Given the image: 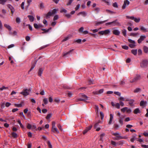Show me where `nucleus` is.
Instances as JSON below:
<instances>
[{"instance_id":"50","label":"nucleus","mask_w":148,"mask_h":148,"mask_svg":"<svg viewBox=\"0 0 148 148\" xmlns=\"http://www.w3.org/2000/svg\"><path fill=\"white\" fill-rule=\"evenodd\" d=\"M85 99H83L80 98L76 100V102H77L79 101H84Z\"/></svg>"},{"instance_id":"7","label":"nucleus","mask_w":148,"mask_h":148,"mask_svg":"<svg viewBox=\"0 0 148 148\" xmlns=\"http://www.w3.org/2000/svg\"><path fill=\"white\" fill-rule=\"evenodd\" d=\"M80 96L83 99H85L84 100V101H86L87 100H89V97L83 93H81L80 94Z\"/></svg>"},{"instance_id":"61","label":"nucleus","mask_w":148,"mask_h":148,"mask_svg":"<svg viewBox=\"0 0 148 148\" xmlns=\"http://www.w3.org/2000/svg\"><path fill=\"white\" fill-rule=\"evenodd\" d=\"M73 0H69V1L67 3V5H71Z\"/></svg>"},{"instance_id":"42","label":"nucleus","mask_w":148,"mask_h":148,"mask_svg":"<svg viewBox=\"0 0 148 148\" xmlns=\"http://www.w3.org/2000/svg\"><path fill=\"white\" fill-rule=\"evenodd\" d=\"M122 33L123 35L125 36H126V30L125 29H124L122 30Z\"/></svg>"},{"instance_id":"63","label":"nucleus","mask_w":148,"mask_h":148,"mask_svg":"<svg viewBox=\"0 0 148 148\" xmlns=\"http://www.w3.org/2000/svg\"><path fill=\"white\" fill-rule=\"evenodd\" d=\"M40 8H41V9H42V8H44V5H43V3H41L40 4Z\"/></svg>"},{"instance_id":"19","label":"nucleus","mask_w":148,"mask_h":148,"mask_svg":"<svg viewBox=\"0 0 148 148\" xmlns=\"http://www.w3.org/2000/svg\"><path fill=\"white\" fill-rule=\"evenodd\" d=\"M4 26L7 28L9 30L11 31L12 28L11 27L8 25L7 24H4Z\"/></svg>"},{"instance_id":"18","label":"nucleus","mask_w":148,"mask_h":148,"mask_svg":"<svg viewBox=\"0 0 148 148\" xmlns=\"http://www.w3.org/2000/svg\"><path fill=\"white\" fill-rule=\"evenodd\" d=\"M140 112L141 111L138 108L135 109L134 111V113L135 114H137L138 113H140Z\"/></svg>"},{"instance_id":"31","label":"nucleus","mask_w":148,"mask_h":148,"mask_svg":"<svg viewBox=\"0 0 148 148\" xmlns=\"http://www.w3.org/2000/svg\"><path fill=\"white\" fill-rule=\"evenodd\" d=\"M132 53L134 55H136L137 52V51L136 49H133L131 51Z\"/></svg>"},{"instance_id":"55","label":"nucleus","mask_w":148,"mask_h":148,"mask_svg":"<svg viewBox=\"0 0 148 148\" xmlns=\"http://www.w3.org/2000/svg\"><path fill=\"white\" fill-rule=\"evenodd\" d=\"M54 101L56 103H59L60 101V100L58 98H56L54 99Z\"/></svg>"},{"instance_id":"34","label":"nucleus","mask_w":148,"mask_h":148,"mask_svg":"<svg viewBox=\"0 0 148 148\" xmlns=\"http://www.w3.org/2000/svg\"><path fill=\"white\" fill-rule=\"evenodd\" d=\"M95 111L97 113H98L99 112V108L98 106L97 105H95Z\"/></svg>"},{"instance_id":"48","label":"nucleus","mask_w":148,"mask_h":148,"mask_svg":"<svg viewBox=\"0 0 148 148\" xmlns=\"http://www.w3.org/2000/svg\"><path fill=\"white\" fill-rule=\"evenodd\" d=\"M122 47L123 49H125L127 50L128 49V47L126 45H123Z\"/></svg>"},{"instance_id":"5","label":"nucleus","mask_w":148,"mask_h":148,"mask_svg":"<svg viewBox=\"0 0 148 148\" xmlns=\"http://www.w3.org/2000/svg\"><path fill=\"white\" fill-rule=\"evenodd\" d=\"M146 38V36L145 35H141L140 36V38L138 40V43L140 44Z\"/></svg>"},{"instance_id":"2","label":"nucleus","mask_w":148,"mask_h":148,"mask_svg":"<svg viewBox=\"0 0 148 148\" xmlns=\"http://www.w3.org/2000/svg\"><path fill=\"white\" fill-rule=\"evenodd\" d=\"M141 78V76L139 75H136L134 78L131 80H130V82L131 83H133L136 82L138 80L140 79Z\"/></svg>"},{"instance_id":"53","label":"nucleus","mask_w":148,"mask_h":148,"mask_svg":"<svg viewBox=\"0 0 148 148\" xmlns=\"http://www.w3.org/2000/svg\"><path fill=\"white\" fill-rule=\"evenodd\" d=\"M67 12V11L66 10H65V9H64V8H62L61 10L60 11V12H64L65 13H66V12Z\"/></svg>"},{"instance_id":"9","label":"nucleus","mask_w":148,"mask_h":148,"mask_svg":"<svg viewBox=\"0 0 148 148\" xmlns=\"http://www.w3.org/2000/svg\"><path fill=\"white\" fill-rule=\"evenodd\" d=\"M112 25L114 26H120V24L116 20L112 22Z\"/></svg>"},{"instance_id":"44","label":"nucleus","mask_w":148,"mask_h":148,"mask_svg":"<svg viewBox=\"0 0 148 148\" xmlns=\"http://www.w3.org/2000/svg\"><path fill=\"white\" fill-rule=\"evenodd\" d=\"M114 93L119 96H120L121 94V93L119 92H114Z\"/></svg>"},{"instance_id":"47","label":"nucleus","mask_w":148,"mask_h":148,"mask_svg":"<svg viewBox=\"0 0 148 148\" xmlns=\"http://www.w3.org/2000/svg\"><path fill=\"white\" fill-rule=\"evenodd\" d=\"M116 107L118 108V109H119L120 108V105L119 104V103H116L115 105V106Z\"/></svg>"},{"instance_id":"25","label":"nucleus","mask_w":148,"mask_h":148,"mask_svg":"<svg viewBox=\"0 0 148 148\" xmlns=\"http://www.w3.org/2000/svg\"><path fill=\"white\" fill-rule=\"evenodd\" d=\"M141 91V89L139 88H136L134 91V92L135 93H138L140 92Z\"/></svg>"},{"instance_id":"27","label":"nucleus","mask_w":148,"mask_h":148,"mask_svg":"<svg viewBox=\"0 0 148 148\" xmlns=\"http://www.w3.org/2000/svg\"><path fill=\"white\" fill-rule=\"evenodd\" d=\"M143 50L145 53H147L148 52V47L147 46H144Z\"/></svg>"},{"instance_id":"3","label":"nucleus","mask_w":148,"mask_h":148,"mask_svg":"<svg viewBox=\"0 0 148 148\" xmlns=\"http://www.w3.org/2000/svg\"><path fill=\"white\" fill-rule=\"evenodd\" d=\"M31 91V89H24L23 91L20 93V94L25 96L28 95L29 94V92Z\"/></svg>"},{"instance_id":"35","label":"nucleus","mask_w":148,"mask_h":148,"mask_svg":"<svg viewBox=\"0 0 148 148\" xmlns=\"http://www.w3.org/2000/svg\"><path fill=\"white\" fill-rule=\"evenodd\" d=\"M43 102L45 104H47L48 103L47 99L46 98H44L43 99Z\"/></svg>"},{"instance_id":"38","label":"nucleus","mask_w":148,"mask_h":148,"mask_svg":"<svg viewBox=\"0 0 148 148\" xmlns=\"http://www.w3.org/2000/svg\"><path fill=\"white\" fill-rule=\"evenodd\" d=\"M58 9H53L52 11L51 12L52 13V14H54L55 13H56L57 11H58Z\"/></svg>"},{"instance_id":"28","label":"nucleus","mask_w":148,"mask_h":148,"mask_svg":"<svg viewBox=\"0 0 148 148\" xmlns=\"http://www.w3.org/2000/svg\"><path fill=\"white\" fill-rule=\"evenodd\" d=\"M137 139L136 136H133L132 138L130 140V141L132 142H134V140Z\"/></svg>"},{"instance_id":"64","label":"nucleus","mask_w":148,"mask_h":148,"mask_svg":"<svg viewBox=\"0 0 148 148\" xmlns=\"http://www.w3.org/2000/svg\"><path fill=\"white\" fill-rule=\"evenodd\" d=\"M95 10L97 12H98L100 11V9L99 8H95Z\"/></svg>"},{"instance_id":"23","label":"nucleus","mask_w":148,"mask_h":148,"mask_svg":"<svg viewBox=\"0 0 148 148\" xmlns=\"http://www.w3.org/2000/svg\"><path fill=\"white\" fill-rule=\"evenodd\" d=\"M123 118L121 116L120 117V118L119 119V122L121 125H122L123 124Z\"/></svg>"},{"instance_id":"8","label":"nucleus","mask_w":148,"mask_h":148,"mask_svg":"<svg viewBox=\"0 0 148 148\" xmlns=\"http://www.w3.org/2000/svg\"><path fill=\"white\" fill-rule=\"evenodd\" d=\"M103 91V89H101L99 90L94 91L92 93L94 95H99L102 93Z\"/></svg>"},{"instance_id":"60","label":"nucleus","mask_w":148,"mask_h":148,"mask_svg":"<svg viewBox=\"0 0 148 148\" xmlns=\"http://www.w3.org/2000/svg\"><path fill=\"white\" fill-rule=\"evenodd\" d=\"M100 115L101 117V119H103L104 117V115L103 113L102 112H100Z\"/></svg>"},{"instance_id":"16","label":"nucleus","mask_w":148,"mask_h":148,"mask_svg":"<svg viewBox=\"0 0 148 148\" xmlns=\"http://www.w3.org/2000/svg\"><path fill=\"white\" fill-rule=\"evenodd\" d=\"M147 102L146 101H141L140 103V106H145L147 104Z\"/></svg>"},{"instance_id":"51","label":"nucleus","mask_w":148,"mask_h":148,"mask_svg":"<svg viewBox=\"0 0 148 148\" xmlns=\"http://www.w3.org/2000/svg\"><path fill=\"white\" fill-rule=\"evenodd\" d=\"M128 40L129 42L131 43H135V42L134 40L130 39H129Z\"/></svg>"},{"instance_id":"15","label":"nucleus","mask_w":148,"mask_h":148,"mask_svg":"<svg viewBox=\"0 0 148 148\" xmlns=\"http://www.w3.org/2000/svg\"><path fill=\"white\" fill-rule=\"evenodd\" d=\"M140 30L144 32H147L148 31L147 30V29L145 28L143 26H140Z\"/></svg>"},{"instance_id":"46","label":"nucleus","mask_w":148,"mask_h":148,"mask_svg":"<svg viewBox=\"0 0 148 148\" xmlns=\"http://www.w3.org/2000/svg\"><path fill=\"white\" fill-rule=\"evenodd\" d=\"M47 144L48 145V146L49 148H52V146L50 142L49 141H47Z\"/></svg>"},{"instance_id":"62","label":"nucleus","mask_w":148,"mask_h":148,"mask_svg":"<svg viewBox=\"0 0 148 148\" xmlns=\"http://www.w3.org/2000/svg\"><path fill=\"white\" fill-rule=\"evenodd\" d=\"M24 2H23L21 5V7L22 9H24Z\"/></svg>"},{"instance_id":"52","label":"nucleus","mask_w":148,"mask_h":148,"mask_svg":"<svg viewBox=\"0 0 148 148\" xmlns=\"http://www.w3.org/2000/svg\"><path fill=\"white\" fill-rule=\"evenodd\" d=\"M90 35L92 36H93L95 38H96L98 36V35L97 34H92V33H90Z\"/></svg>"},{"instance_id":"36","label":"nucleus","mask_w":148,"mask_h":148,"mask_svg":"<svg viewBox=\"0 0 148 148\" xmlns=\"http://www.w3.org/2000/svg\"><path fill=\"white\" fill-rule=\"evenodd\" d=\"M6 1V0H0V4L3 5Z\"/></svg>"},{"instance_id":"40","label":"nucleus","mask_w":148,"mask_h":148,"mask_svg":"<svg viewBox=\"0 0 148 148\" xmlns=\"http://www.w3.org/2000/svg\"><path fill=\"white\" fill-rule=\"evenodd\" d=\"M52 114H49L47 115V116L46 117V119H49L51 116Z\"/></svg>"},{"instance_id":"24","label":"nucleus","mask_w":148,"mask_h":148,"mask_svg":"<svg viewBox=\"0 0 148 148\" xmlns=\"http://www.w3.org/2000/svg\"><path fill=\"white\" fill-rule=\"evenodd\" d=\"M43 71V69L42 68H40L38 71V75L39 76H41Z\"/></svg>"},{"instance_id":"32","label":"nucleus","mask_w":148,"mask_h":148,"mask_svg":"<svg viewBox=\"0 0 148 148\" xmlns=\"http://www.w3.org/2000/svg\"><path fill=\"white\" fill-rule=\"evenodd\" d=\"M52 15L51 12H49L46 15V18H47L49 16H51Z\"/></svg>"},{"instance_id":"17","label":"nucleus","mask_w":148,"mask_h":148,"mask_svg":"<svg viewBox=\"0 0 148 148\" xmlns=\"http://www.w3.org/2000/svg\"><path fill=\"white\" fill-rule=\"evenodd\" d=\"M132 20H134V21L136 23H139L140 21V18L139 17L136 18L134 17V18Z\"/></svg>"},{"instance_id":"13","label":"nucleus","mask_w":148,"mask_h":148,"mask_svg":"<svg viewBox=\"0 0 148 148\" xmlns=\"http://www.w3.org/2000/svg\"><path fill=\"white\" fill-rule=\"evenodd\" d=\"M82 15L83 16L85 17L87 15V13L86 12L84 11L80 12L77 14L78 15Z\"/></svg>"},{"instance_id":"10","label":"nucleus","mask_w":148,"mask_h":148,"mask_svg":"<svg viewBox=\"0 0 148 148\" xmlns=\"http://www.w3.org/2000/svg\"><path fill=\"white\" fill-rule=\"evenodd\" d=\"M7 6L10 10L12 15L15 11L14 8L10 4L8 5Z\"/></svg>"},{"instance_id":"22","label":"nucleus","mask_w":148,"mask_h":148,"mask_svg":"<svg viewBox=\"0 0 148 148\" xmlns=\"http://www.w3.org/2000/svg\"><path fill=\"white\" fill-rule=\"evenodd\" d=\"M29 18L30 21L31 22H33L34 20V17L32 16L28 15L27 16Z\"/></svg>"},{"instance_id":"33","label":"nucleus","mask_w":148,"mask_h":148,"mask_svg":"<svg viewBox=\"0 0 148 148\" xmlns=\"http://www.w3.org/2000/svg\"><path fill=\"white\" fill-rule=\"evenodd\" d=\"M134 100L133 99L129 100L128 101H129V103L131 106L132 105V104L134 102Z\"/></svg>"},{"instance_id":"54","label":"nucleus","mask_w":148,"mask_h":148,"mask_svg":"<svg viewBox=\"0 0 148 148\" xmlns=\"http://www.w3.org/2000/svg\"><path fill=\"white\" fill-rule=\"evenodd\" d=\"M14 45L13 44H11V45H9L8 47V49H10V48L14 47Z\"/></svg>"},{"instance_id":"39","label":"nucleus","mask_w":148,"mask_h":148,"mask_svg":"<svg viewBox=\"0 0 148 148\" xmlns=\"http://www.w3.org/2000/svg\"><path fill=\"white\" fill-rule=\"evenodd\" d=\"M12 136L14 138H16L17 137V134L14 132H12Z\"/></svg>"},{"instance_id":"56","label":"nucleus","mask_w":148,"mask_h":148,"mask_svg":"<svg viewBox=\"0 0 148 148\" xmlns=\"http://www.w3.org/2000/svg\"><path fill=\"white\" fill-rule=\"evenodd\" d=\"M32 126L31 125V124H30L29 123L27 124V128L28 129H30L32 128Z\"/></svg>"},{"instance_id":"29","label":"nucleus","mask_w":148,"mask_h":148,"mask_svg":"<svg viewBox=\"0 0 148 148\" xmlns=\"http://www.w3.org/2000/svg\"><path fill=\"white\" fill-rule=\"evenodd\" d=\"M107 21V20H105V21H100V22H97L96 23V25H99L100 24H102V23L105 22Z\"/></svg>"},{"instance_id":"43","label":"nucleus","mask_w":148,"mask_h":148,"mask_svg":"<svg viewBox=\"0 0 148 148\" xmlns=\"http://www.w3.org/2000/svg\"><path fill=\"white\" fill-rule=\"evenodd\" d=\"M42 30L44 31V32H42V33L44 34L45 33H46V32H48L49 31V29H48L46 30V29H42Z\"/></svg>"},{"instance_id":"11","label":"nucleus","mask_w":148,"mask_h":148,"mask_svg":"<svg viewBox=\"0 0 148 148\" xmlns=\"http://www.w3.org/2000/svg\"><path fill=\"white\" fill-rule=\"evenodd\" d=\"M92 127V126L91 125L86 127V129L83 132V134H86L89 130L91 129Z\"/></svg>"},{"instance_id":"49","label":"nucleus","mask_w":148,"mask_h":148,"mask_svg":"<svg viewBox=\"0 0 148 148\" xmlns=\"http://www.w3.org/2000/svg\"><path fill=\"white\" fill-rule=\"evenodd\" d=\"M16 21L18 23H19L20 22V18L17 17L16 18Z\"/></svg>"},{"instance_id":"58","label":"nucleus","mask_w":148,"mask_h":148,"mask_svg":"<svg viewBox=\"0 0 148 148\" xmlns=\"http://www.w3.org/2000/svg\"><path fill=\"white\" fill-rule=\"evenodd\" d=\"M84 29V27H82L79 29V32H82L83 33V32H84L83 31Z\"/></svg>"},{"instance_id":"12","label":"nucleus","mask_w":148,"mask_h":148,"mask_svg":"<svg viewBox=\"0 0 148 148\" xmlns=\"http://www.w3.org/2000/svg\"><path fill=\"white\" fill-rule=\"evenodd\" d=\"M118 100L119 101H128L129 99H127L126 98H125L124 97H120L118 99Z\"/></svg>"},{"instance_id":"30","label":"nucleus","mask_w":148,"mask_h":148,"mask_svg":"<svg viewBox=\"0 0 148 148\" xmlns=\"http://www.w3.org/2000/svg\"><path fill=\"white\" fill-rule=\"evenodd\" d=\"M116 136V137L117 138V139H126L127 138H126V137H122L119 136V135H118L117 136Z\"/></svg>"},{"instance_id":"4","label":"nucleus","mask_w":148,"mask_h":148,"mask_svg":"<svg viewBox=\"0 0 148 148\" xmlns=\"http://www.w3.org/2000/svg\"><path fill=\"white\" fill-rule=\"evenodd\" d=\"M110 32L109 29H106L104 31H102L99 32L98 34H99L105 35H106L107 34H109L110 33Z\"/></svg>"},{"instance_id":"57","label":"nucleus","mask_w":148,"mask_h":148,"mask_svg":"<svg viewBox=\"0 0 148 148\" xmlns=\"http://www.w3.org/2000/svg\"><path fill=\"white\" fill-rule=\"evenodd\" d=\"M58 18V15H56L53 18V20L55 21L57 20Z\"/></svg>"},{"instance_id":"59","label":"nucleus","mask_w":148,"mask_h":148,"mask_svg":"<svg viewBox=\"0 0 148 148\" xmlns=\"http://www.w3.org/2000/svg\"><path fill=\"white\" fill-rule=\"evenodd\" d=\"M34 27L36 29H38L39 28L38 25L36 23H34Z\"/></svg>"},{"instance_id":"41","label":"nucleus","mask_w":148,"mask_h":148,"mask_svg":"<svg viewBox=\"0 0 148 148\" xmlns=\"http://www.w3.org/2000/svg\"><path fill=\"white\" fill-rule=\"evenodd\" d=\"M135 43H131L129 44V46L131 48H133L135 46Z\"/></svg>"},{"instance_id":"1","label":"nucleus","mask_w":148,"mask_h":148,"mask_svg":"<svg viewBox=\"0 0 148 148\" xmlns=\"http://www.w3.org/2000/svg\"><path fill=\"white\" fill-rule=\"evenodd\" d=\"M148 65V61L147 60H143L140 63V66L141 67L145 68Z\"/></svg>"},{"instance_id":"37","label":"nucleus","mask_w":148,"mask_h":148,"mask_svg":"<svg viewBox=\"0 0 148 148\" xmlns=\"http://www.w3.org/2000/svg\"><path fill=\"white\" fill-rule=\"evenodd\" d=\"M101 122L100 121H99L98 122L95 123L94 126V128H96L97 127H98L99 124Z\"/></svg>"},{"instance_id":"21","label":"nucleus","mask_w":148,"mask_h":148,"mask_svg":"<svg viewBox=\"0 0 148 148\" xmlns=\"http://www.w3.org/2000/svg\"><path fill=\"white\" fill-rule=\"evenodd\" d=\"M113 33L115 35H119L120 33V32L117 30H114L113 31Z\"/></svg>"},{"instance_id":"20","label":"nucleus","mask_w":148,"mask_h":148,"mask_svg":"<svg viewBox=\"0 0 148 148\" xmlns=\"http://www.w3.org/2000/svg\"><path fill=\"white\" fill-rule=\"evenodd\" d=\"M52 130L53 132H56L58 133H59V131H58V129L56 127H52Z\"/></svg>"},{"instance_id":"6","label":"nucleus","mask_w":148,"mask_h":148,"mask_svg":"<svg viewBox=\"0 0 148 148\" xmlns=\"http://www.w3.org/2000/svg\"><path fill=\"white\" fill-rule=\"evenodd\" d=\"M130 4V2L128 0H125L124 2V4L122 6V8L123 9H125L126 6Z\"/></svg>"},{"instance_id":"14","label":"nucleus","mask_w":148,"mask_h":148,"mask_svg":"<svg viewBox=\"0 0 148 148\" xmlns=\"http://www.w3.org/2000/svg\"><path fill=\"white\" fill-rule=\"evenodd\" d=\"M110 120L108 122L109 124H111L112 123V121L113 118V115L112 114H110Z\"/></svg>"},{"instance_id":"26","label":"nucleus","mask_w":148,"mask_h":148,"mask_svg":"<svg viewBox=\"0 0 148 148\" xmlns=\"http://www.w3.org/2000/svg\"><path fill=\"white\" fill-rule=\"evenodd\" d=\"M73 49L72 50H70L69 51L66 53H64L63 55V56L65 57L67 55L69 54L71 52H72L73 51Z\"/></svg>"},{"instance_id":"45","label":"nucleus","mask_w":148,"mask_h":148,"mask_svg":"<svg viewBox=\"0 0 148 148\" xmlns=\"http://www.w3.org/2000/svg\"><path fill=\"white\" fill-rule=\"evenodd\" d=\"M127 107H124L121 109V111L124 112L125 111H126V110L127 109Z\"/></svg>"}]
</instances>
